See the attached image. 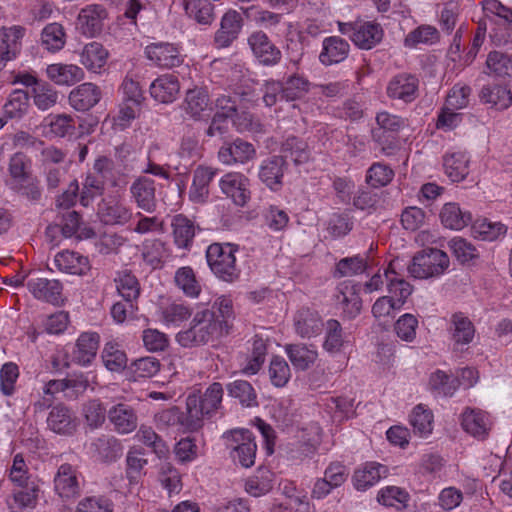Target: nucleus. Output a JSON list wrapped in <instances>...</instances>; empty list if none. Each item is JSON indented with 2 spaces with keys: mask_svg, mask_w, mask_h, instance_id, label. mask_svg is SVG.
Returning <instances> with one entry per match:
<instances>
[{
  "mask_svg": "<svg viewBox=\"0 0 512 512\" xmlns=\"http://www.w3.org/2000/svg\"><path fill=\"white\" fill-rule=\"evenodd\" d=\"M230 328V324L226 320H220L212 307L198 311L194 315L190 327L180 331L176 335V340L185 348L199 347L215 338L227 335Z\"/></svg>",
  "mask_w": 512,
  "mask_h": 512,
  "instance_id": "f257e3e1",
  "label": "nucleus"
},
{
  "mask_svg": "<svg viewBox=\"0 0 512 512\" xmlns=\"http://www.w3.org/2000/svg\"><path fill=\"white\" fill-rule=\"evenodd\" d=\"M224 390L222 384L213 382L203 395L192 394L187 397L188 427L200 429L204 416H209L221 407Z\"/></svg>",
  "mask_w": 512,
  "mask_h": 512,
  "instance_id": "f03ea898",
  "label": "nucleus"
},
{
  "mask_svg": "<svg viewBox=\"0 0 512 512\" xmlns=\"http://www.w3.org/2000/svg\"><path fill=\"white\" fill-rule=\"evenodd\" d=\"M237 246L230 243H212L206 251L207 263L216 277L232 283L240 276L236 265Z\"/></svg>",
  "mask_w": 512,
  "mask_h": 512,
  "instance_id": "7ed1b4c3",
  "label": "nucleus"
},
{
  "mask_svg": "<svg viewBox=\"0 0 512 512\" xmlns=\"http://www.w3.org/2000/svg\"><path fill=\"white\" fill-rule=\"evenodd\" d=\"M448 255L436 248H427L417 252L408 266L409 274L417 279L438 277L449 267Z\"/></svg>",
  "mask_w": 512,
  "mask_h": 512,
  "instance_id": "20e7f679",
  "label": "nucleus"
},
{
  "mask_svg": "<svg viewBox=\"0 0 512 512\" xmlns=\"http://www.w3.org/2000/svg\"><path fill=\"white\" fill-rule=\"evenodd\" d=\"M341 34L348 35L359 48L369 50L379 44L383 38V29L374 22H338Z\"/></svg>",
  "mask_w": 512,
  "mask_h": 512,
  "instance_id": "39448f33",
  "label": "nucleus"
},
{
  "mask_svg": "<svg viewBox=\"0 0 512 512\" xmlns=\"http://www.w3.org/2000/svg\"><path fill=\"white\" fill-rule=\"evenodd\" d=\"M248 45L258 62L263 66H275L281 58V50L269 39L263 31L253 32L248 37Z\"/></svg>",
  "mask_w": 512,
  "mask_h": 512,
  "instance_id": "423d86ee",
  "label": "nucleus"
},
{
  "mask_svg": "<svg viewBox=\"0 0 512 512\" xmlns=\"http://www.w3.org/2000/svg\"><path fill=\"white\" fill-rule=\"evenodd\" d=\"M108 18L107 9L100 4H90L82 8L77 16L76 26L81 34L87 37L99 35Z\"/></svg>",
  "mask_w": 512,
  "mask_h": 512,
  "instance_id": "0eeeda50",
  "label": "nucleus"
},
{
  "mask_svg": "<svg viewBox=\"0 0 512 512\" xmlns=\"http://www.w3.org/2000/svg\"><path fill=\"white\" fill-rule=\"evenodd\" d=\"M386 93L391 99L411 103L418 97L419 79L414 74L399 73L389 81Z\"/></svg>",
  "mask_w": 512,
  "mask_h": 512,
  "instance_id": "6e6552de",
  "label": "nucleus"
},
{
  "mask_svg": "<svg viewBox=\"0 0 512 512\" xmlns=\"http://www.w3.org/2000/svg\"><path fill=\"white\" fill-rule=\"evenodd\" d=\"M182 108L187 115L197 121L209 118L213 112L208 91L201 87H195L186 92Z\"/></svg>",
  "mask_w": 512,
  "mask_h": 512,
  "instance_id": "1a4fd4ad",
  "label": "nucleus"
},
{
  "mask_svg": "<svg viewBox=\"0 0 512 512\" xmlns=\"http://www.w3.org/2000/svg\"><path fill=\"white\" fill-rule=\"evenodd\" d=\"M78 475L77 467L69 463L60 465L54 477V490L62 499H74L80 495Z\"/></svg>",
  "mask_w": 512,
  "mask_h": 512,
  "instance_id": "9d476101",
  "label": "nucleus"
},
{
  "mask_svg": "<svg viewBox=\"0 0 512 512\" xmlns=\"http://www.w3.org/2000/svg\"><path fill=\"white\" fill-rule=\"evenodd\" d=\"M249 179L241 173L230 172L220 180L222 192L238 206H244L250 199Z\"/></svg>",
  "mask_w": 512,
  "mask_h": 512,
  "instance_id": "9b49d317",
  "label": "nucleus"
},
{
  "mask_svg": "<svg viewBox=\"0 0 512 512\" xmlns=\"http://www.w3.org/2000/svg\"><path fill=\"white\" fill-rule=\"evenodd\" d=\"M47 426L54 433L72 435L77 429L78 419L68 406L58 403L51 408L48 414Z\"/></svg>",
  "mask_w": 512,
  "mask_h": 512,
  "instance_id": "f8f14e48",
  "label": "nucleus"
},
{
  "mask_svg": "<svg viewBox=\"0 0 512 512\" xmlns=\"http://www.w3.org/2000/svg\"><path fill=\"white\" fill-rule=\"evenodd\" d=\"M89 450L98 461L112 463L122 456L124 448L119 439L103 434L90 443Z\"/></svg>",
  "mask_w": 512,
  "mask_h": 512,
  "instance_id": "ddd939ff",
  "label": "nucleus"
},
{
  "mask_svg": "<svg viewBox=\"0 0 512 512\" xmlns=\"http://www.w3.org/2000/svg\"><path fill=\"white\" fill-rule=\"evenodd\" d=\"M107 417L119 434L133 432L138 426V415L134 407L127 403H118L107 411Z\"/></svg>",
  "mask_w": 512,
  "mask_h": 512,
  "instance_id": "4468645a",
  "label": "nucleus"
},
{
  "mask_svg": "<svg viewBox=\"0 0 512 512\" xmlns=\"http://www.w3.org/2000/svg\"><path fill=\"white\" fill-rule=\"evenodd\" d=\"M287 166L281 155L272 156L262 162L259 168V179L271 190L278 191L282 187V179Z\"/></svg>",
  "mask_w": 512,
  "mask_h": 512,
  "instance_id": "2eb2a0df",
  "label": "nucleus"
},
{
  "mask_svg": "<svg viewBox=\"0 0 512 512\" xmlns=\"http://www.w3.org/2000/svg\"><path fill=\"white\" fill-rule=\"evenodd\" d=\"M359 292L360 285L352 281L343 282L338 286L337 301L341 305L343 313L350 319L355 318L361 312L362 299Z\"/></svg>",
  "mask_w": 512,
  "mask_h": 512,
  "instance_id": "dca6fc26",
  "label": "nucleus"
},
{
  "mask_svg": "<svg viewBox=\"0 0 512 512\" xmlns=\"http://www.w3.org/2000/svg\"><path fill=\"white\" fill-rule=\"evenodd\" d=\"M242 28V18L239 12L235 10L227 11L220 23V28L215 33L214 41L219 48H225L237 39Z\"/></svg>",
  "mask_w": 512,
  "mask_h": 512,
  "instance_id": "f3484780",
  "label": "nucleus"
},
{
  "mask_svg": "<svg viewBox=\"0 0 512 512\" xmlns=\"http://www.w3.org/2000/svg\"><path fill=\"white\" fill-rule=\"evenodd\" d=\"M26 29L23 26L15 25L2 27L0 29L1 47L0 56L5 61L17 57L22 48L21 40L25 36Z\"/></svg>",
  "mask_w": 512,
  "mask_h": 512,
  "instance_id": "a211bd4d",
  "label": "nucleus"
},
{
  "mask_svg": "<svg viewBox=\"0 0 512 512\" xmlns=\"http://www.w3.org/2000/svg\"><path fill=\"white\" fill-rule=\"evenodd\" d=\"M171 228L175 245L180 249L190 250L197 229L194 221L183 214H177L172 218Z\"/></svg>",
  "mask_w": 512,
  "mask_h": 512,
  "instance_id": "6ab92c4d",
  "label": "nucleus"
},
{
  "mask_svg": "<svg viewBox=\"0 0 512 512\" xmlns=\"http://www.w3.org/2000/svg\"><path fill=\"white\" fill-rule=\"evenodd\" d=\"M349 51L350 45L346 40L330 36L323 40L319 61L325 66L338 64L347 58Z\"/></svg>",
  "mask_w": 512,
  "mask_h": 512,
  "instance_id": "aec40b11",
  "label": "nucleus"
},
{
  "mask_svg": "<svg viewBox=\"0 0 512 512\" xmlns=\"http://www.w3.org/2000/svg\"><path fill=\"white\" fill-rule=\"evenodd\" d=\"M256 151L253 145L241 139L222 146L218 152L219 160L224 164L245 163L254 158Z\"/></svg>",
  "mask_w": 512,
  "mask_h": 512,
  "instance_id": "412c9836",
  "label": "nucleus"
},
{
  "mask_svg": "<svg viewBox=\"0 0 512 512\" xmlns=\"http://www.w3.org/2000/svg\"><path fill=\"white\" fill-rule=\"evenodd\" d=\"M101 99L98 86L87 82L74 88L69 94L70 105L78 111H87L94 107Z\"/></svg>",
  "mask_w": 512,
  "mask_h": 512,
  "instance_id": "4be33fe9",
  "label": "nucleus"
},
{
  "mask_svg": "<svg viewBox=\"0 0 512 512\" xmlns=\"http://www.w3.org/2000/svg\"><path fill=\"white\" fill-rule=\"evenodd\" d=\"M29 291L38 300L58 304L61 300L63 286L58 280L46 278H32L28 281Z\"/></svg>",
  "mask_w": 512,
  "mask_h": 512,
  "instance_id": "5701e85b",
  "label": "nucleus"
},
{
  "mask_svg": "<svg viewBox=\"0 0 512 512\" xmlns=\"http://www.w3.org/2000/svg\"><path fill=\"white\" fill-rule=\"evenodd\" d=\"M217 174V169L198 166L193 172L192 186L189 191L190 199L195 203H203L209 196V184Z\"/></svg>",
  "mask_w": 512,
  "mask_h": 512,
  "instance_id": "b1692460",
  "label": "nucleus"
},
{
  "mask_svg": "<svg viewBox=\"0 0 512 512\" xmlns=\"http://www.w3.org/2000/svg\"><path fill=\"white\" fill-rule=\"evenodd\" d=\"M147 57L162 68H173L182 62L177 48L168 43L152 44L146 48Z\"/></svg>",
  "mask_w": 512,
  "mask_h": 512,
  "instance_id": "393cba45",
  "label": "nucleus"
},
{
  "mask_svg": "<svg viewBox=\"0 0 512 512\" xmlns=\"http://www.w3.org/2000/svg\"><path fill=\"white\" fill-rule=\"evenodd\" d=\"M54 263L60 271L74 275H85L91 268L87 257L69 250L59 252Z\"/></svg>",
  "mask_w": 512,
  "mask_h": 512,
  "instance_id": "a878e982",
  "label": "nucleus"
},
{
  "mask_svg": "<svg viewBox=\"0 0 512 512\" xmlns=\"http://www.w3.org/2000/svg\"><path fill=\"white\" fill-rule=\"evenodd\" d=\"M180 90L176 76L166 74L155 79L150 85L151 96L161 103L173 102Z\"/></svg>",
  "mask_w": 512,
  "mask_h": 512,
  "instance_id": "bb28decb",
  "label": "nucleus"
},
{
  "mask_svg": "<svg viewBox=\"0 0 512 512\" xmlns=\"http://www.w3.org/2000/svg\"><path fill=\"white\" fill-rule=\"evenodd\" d=\"M463 429L478 439H485L490 430L488 414L481 410L467 409L462 414Z\"/></svg>",
  "mask_w": 512,
  "mask_h": 512,
  "instance_id": "cd10ccee",
  "label": "nucleus"
},
{
  "mask_svg": "<svg viewBox=\"0 0 512 512\" xmlns=\"http://www.w3.org/2000/svg\"><path fill=\"white\" fill-rule=\"evenodd\" d=\"M130 190L139 208L149 213L155 211V184L152 179L139 178L132 184Z\"/></svg>",
  "mask_w": 512,
  "mask_h": 512,
  "instance_id": "c85d7f7f",
  "label": "nucleus"
},
{
  "mask_svg": "<svg viewBox=\"0 0 512 512\" xmlns=\"http://www.w3.org/2000/svg\"><path fill=\"white\" fill-rule=\"evenodd\" d=\"M48 78L58 85H73L84 79V71L73 64H50L47 69Z\"/></svg>",
  "mask_w": 512,
  "mask_h": 512,
  "instance_id": "c756f323",
  "label": "nucleus"
},
{
  "mask_svg": "<svg viewBox=\"0 0 512 512\" xmlns=\"http://www.w3.org/2000/svg\"><path fill=\"white\" fill-rule=\"evenodd\" d=\"M449 332L454 345H466L472 342L475 327L467 316L457 312L451 316Z\"/></svg>",
  "mask_w": 512,
  "mask_h": 512,
  "instance_id": "7c9ffc66",
  "label": "nucleus"
},
{
  "mask_svg": "<svg viewBox=\"0 0 512 512\" xmlns=\"http://www.w3.org/2000/svg\"><path fill=\"white\" fill-rule=\"evenodd\" d=\"M99 345L97 333H82L73 351L74 360L81 365H88L95 358Z\"/></svg>",
  "mask_w": 512,
  "mask_h": 512,
  "instance_id": "2f4dec72",
  "label": "nucleus"
},
{
  "mask_svg": "<svg viewBox=\"0 0 512 512\" xmlns=\"http://www.w3.org/2000/svg\"><path fill=\"white\" fill-rule=\"evenodd\" d=\"M285 351L292 365L298 370H307L310 368L318 357L316 349L311 345L305 344H287Z\"/></svg>",
  "mask_w": 512,
  "mask_h": 512,
  "instance_id": "473e14b6",
  "label": "nucleus"
},
{
  "mask_svg": "<svg viewBox=\"0 0 512 512\" xmlns=\"http://www.w3.org/2000/svg\"><path fill=\"white\" fill-rule=\"evenodd\" d=\"M387 471V468L379 463H366L354 472V486L357 490H366L377 483L382 476H385Z\"/></svg>",
  "mask_w": 512,
  "mask_h": 512,
  "instance_id": "72a5a7b5",
  "label": "nucleus"
},
{
  "mask_svg": "<svg viewBox=\"0 0 512 512\" xmlns=\"http://www.w3.org/2000/svg\"><path fill=\"white\" fill-rule=\"evenodd\" d=\"M109 53L99 42L93 41L84 46L81 53V63L92 72H99L107 63Z\"/></svg>",
  "mask_w": 512,
  "mask_h": 512,
  "instance_id": "f704fd0d",
  "label": "nucleus"
},
{
  "mask_svg": "<svg viewBox=\"0 0 512 512\" xmlns=\"http://www.w3.org/2000/svg\"><path fill=\"white\" fill-rule=\"evenodd\" d=\"M294 326L298 335L310 338L319 334L323 325L317 312L305 308L297 312Z\"/></svg>",
  "mask_w": 512,
  "mask_h": 512,
  "instance_id": "c9c22d12",
  "label": "nucleus"
},
{
  "mask_svg": "<svg viewBox=\"0 0 512 512\" xmlns=\"http://www.w3.org/2000/svg\"><path fill=\"white\" fill-rule=\"evenodd\" d=\"M97 215L100 221L106 225H122L130 220L132 213L120 203L102 201L98 206Z\"/></svg>",
  "mask_w": 512,
  "mask_h": 512,
  "instance_id": "e433bc0d",
  "label": "nucleus"
},
{
  "mask_svg": "<svg viewBox=\"0 0 512 512\" xmlns=\"http://www.w3.org/2000/svg\"><path fill=\"white\" fill-rule=\"evenodd\" d=\"M81 217L75 210H63L58 212L53 224H50L46 229L48 236L52 235L58 229L65 237H72L79 229Z\"/></svg>",
  "mask_w": 512,
  "mask_h": 512,
  "instance_id": "4c0bfd02",
  "label": "nucleus"
},
{
  "mask_svg": "<svg viewBox=\"0 0 512 512\" xmlns=\"http://www.w3.org/2000/svg\"><path fill=\"white\" fill-rule=\"evenodd\" d=\"M443 167L446 175L453 182H460L469 173V159L464 153H451L443 158Z\"/></svg>",
  "mask_w": 512,
  "mask_h": 512,
  "instance_id": "58836bf2",
  "label": "nucleus"
},
{
  "mask_svg": "<svg viewBox=\"0 0 512 512\" xmlns=\"http://www.w3.org/2000/svg\"><path fill=\"white\" fill-rule=\"evenodd\" d=\"M18 490H14L8 505L11 510L14 507L19 509L34 508L38 502L39 486L34 482L22 486H18Z\"/></svg>",
  "mask_w": 512,
  "mask_h": 512,
  "instance_id": "ea45409f",
  "label": "nucleus"
},
{
  "mask_svg": "<svg viewBox=\"0 0 512 512\" xmlns=\"http://www.w3.org/2000/svg\"><path fill=\"white\" fill-rule=\"evenodd\" d=\"M228 395L235 398L243 407L251 408L258 406L257 393L250 382L246 380H235L226 386Z\"/></svg>",
  "mask_w": 512,
  "mask_h": 512,
  "instance_id": "a19ab883",
  "label": "nucleus"
},
{
  "mask_svg": "<svg viewBox=\"0 0 512 512\" xmlns=\"http://www.w3.org/2000/svg\"><path fill=\"white\" fill-rule=\"evenodd\" d=\"M66 43L64 27L57 22L47 24L41 33V45L50 52L60 51Z\"/></svg>",
  "mask_w": 512,
  "mask_h": 512,
  "instance_id": "79ce46f5",
  "label": "nucleus"
},
{
  "mask_svg": "<svg viewBox=\"0 0 512 512\" xmlns=\"http://www.w3.org/2000/svg\"><path fill=\"white\" fill-rule=\"evenodd\" d=\"M480 98L483 102L492 104L497 109H506L512 104L511 91L501 85L484 86L480 92Z\"/></svg>",
  "mask_w": 512,
  "mask_h": 512,
  "instance_id": "37998d69",
  "label": "nucleus"
},
{
  "mask_svg": "<svg viewBox=\"0 0 512 512\" xmlns=\"http://www.w3.org/2000/svg\"><path fill=\"white\" fill-rule=\"evenodd\" d=\"M7 186L13 192L32 203H38L42 198L40 182L35 176H30L17 182H7Z\"/></svg>",
  "mask_w": 512,
  "mask_h": 512,
  "instance_id": "c03bdc74",
  "label": "nucleus"
},
{
  "mask_svg": "<svg viewBox=\"0 0 512 512\" xmlns=\"http://www.w3.org/2000/svg\"><path fill=\"white\" fill-rule=\"evenodd\" d=\"M240 9L247 19L256 22L258 25L266 29L277 27L283 18L280 13H275L254 5L249 7H240Z\"/></svg>",
  "mask_w": 512,
  "mask_h": 512,
  "instance_id": "a18cd8bd",
  "label": "nucleus"
},
{
  "mask_svg": "<svg viewBox=\"0 0 512 512\" xmlns=\"http://www.w3.org/2000/svg\"><path fill=\"white\" fill-rule=\"evenodd\" d=\"M440 218L445 227L454 230L464 228L471 221V215L462 212L456 203L445 204L441 210Z\"/></svg>",
  "mask_w": 512,
  "mask_h": 512,
  "instance_id": "49530a36",
  "label": "nucleus"
},
{
  "mask_svg": "<svg viewBox=\"0 0 512 512\" xmlns=\"http://www.w3.org/2000/svg\"><path fill=\"white\" fill-rule=\"evenodd\" d=\"M105 367L112 372H120L127 366V356L118 343L108 342L102 351Z\"/></svg>",
  "mask_w": 512,
  "mask_h": 512,
  "instance_id": "de8ad7c7",
  "label": "nucleus"
},
{
  "mask_svg": "<svg viewBox=\"0 0 512 512\" xmlns=\"http://www.w3.org/2000/svg\"><path fill=\"white\" fill-rule=\"evenodd\" d=\"M410 424L415 434L421 437L429 435L433 429L432 411L423 404L417 405L410 415Z\"/></svg>",
  "mask_w": 512,
  "mask_h": 512,
  "instance_id": "09e8293b",
  "label": "nucleus"
},
{
  "mask_svg": "<svg viewBox=\"0 0 512 512\" xmlns=\"http://www.w3.org/2000/svg\"><path fill=\"white\" fill-rule=\"evenodd\" d=\"M390 273H395L391 265H389L384 272L385 277L388 279L387 288L388 292L391 294L390 297H393V301L396 303V307L401 308L411 295L413 288L403 278H390Z\"/></svg>",
  "mask_w": 512,
  "mask_h": 512,
  "instance_id": "8fccbe9b",
  "label": "nucleus"
},
{
  "mask_svg": "<svg viewBox=\"0 0 512 512\" xmlns=\"http://www.w3.org/2000/svg\"><path fill=\"white\" fill-rule=\"evenodd\" d=\"M321 33L320 26L314 21H307L304 29L298 33V42L290 40L287 44V50L291 54V61L298 64L304 54L303 43L306 40L305 35L317 37Z\"/></svg>",
  "mask_w": 512,
  "mask_h": 512,
  "instance_id": "3c124183",
  "label": "nucleus"
},
{
  "mask_svg": "<svg viewBox=\"0 0 512 512\" xmlns=\"http://www.w3.org/2000/svg\"><path fill=\"white\" fill-rule=\"evenodd\" d=\"M282 83V98L287 102L298 100L309 91L310 83L308 79L299 74L289 76L286 81Z\"/></svg>",
  "mask_w": 512,
  "mask_h": 512,
  "instance_id": "603ef678",
  "label": "nucleus"
},
{
  "mask_svg": "<svg viewBox=\"0 0 512 512\" xmlns=\"http://www.w3.org/2000/svg\"><path fill=\"white\" fill-rule=\"evenodd\" d=\"M9 178L7 182H17L19 180L33 176L31 172V160L21 152L13 154L8 165Z\"/></svg>",
  "mask_w": 512,
  "mask_h": 512,
  "instance_id": "864d4df0",
  "label": "nucleus"
},
{
  "mask_svg": "<svg viewBox=\"0 0 512 512\" xmlns=\"http://www.w3.org/2000/svg\"><path fill=\"white\" fill-rule=\"evenodd\" d=\"M282 157L291 159L295 164L305 163L309 159V152L307 150V144L301 139L296 137L288 138L282 145L281 148Z\"/></svg>",
  "mask_w": 512,
  "mask_h": 512,
  "instance_id": "5fc2aeb1",
  "label": "nucleus"
},
{
  "mask_svg": "<svg viewBox=\"0 0 512 512\" xmlns=\"http://www.w3.org/2000/svg\"><path fill=\"white\" fill-rule=\"evenodd\" d=\"M117 282V290L124 300L129 303V308H134L132 301L136 300L140 294L138 280L130 272L124 271L119 274Z\"/></svg>",
  "mask_w": 512,
  "mask_h": 512,
  "instance_id": "6e6d98bb",
  "label": "nucleus"
},
{
  "mask_svg": "<svg viewBox=\"0 0 512 512\" xmlns=\"http://www.w3.org/2000/svg\"><path fill=\"white\" fill-rule=\"evenodd\" d=\"M186 12L200 24H210L214 20V5L209 0H189Z\"/></svg>",
  "mask_w": 512,
  "mask_h": 512,
  "instance_id": "4d7b16f0",
  "label": "nucleus"
},
{
  "mask_svg": "<svg viewBox=\"0 0 512 512\" xmlns=\"http://www.w3.org/2000/svg\"><path fill=\"white\" fill-rule=\"evenodd\" d=\"M266 353V341L262 337L256 335L253 338L251 355L248 358L247 365L243 368V372L250 375L256 374L265 361Z\"/></svg>",
  "mask_w": 512,
  "mask_h": 512,
  "instance_id": "13d9d810",
  "label": "nucleus"
},
{
  "mask_svg": "<svg viewBox=\"0 0 512 512\" xmlns=\"http://www.w3.org/2000/svg\"><path fill=\"white\" fill-rule=\"evenodd\" d=\"M429 386L439 395L452 396L459 386V381L452 375L438 370L431 375Z\"/></svg>",
  "mask_w": 512,
  "mask_h": 512,
  "instance_id": "bf43d9fd",
  "label": "nucleus"
},
{
  "mask_svg": "<svg viewBox=\"0 0 512 512\" xmlns=\"http://www.w3.org/2000/svg\"><path fill=\"white\" fill-rule=\"evenodd\" d=\"M29 107V95L24 90H14L4 105V112L10 118L22 117Z\"/></svg>",
  "mask_w": 512,
  "mask_h": 512,
  "instance_id": "052dcab7",
  "label": "nucleus"
},
{
  "mask_svg": "<svg viewBox=\"0 0 512 512\" xmlns=\"http://www.w3.org/2000/svg\"><path fill=\"white\" fill-rule=\"evenodd\" d=\"M486 66L491 73L500 77H512V56L492 51L488 54Z\"/></svg>",
  "mask_w": 512,
  "mask_h": 512,
  "instance_id": "680f3d73",
  "label": "nucleus"
},
{
  "mask_svg": "<svg viewBox=\"0 0 512 512\" xmlns=\"http://www.w3.org/2000/svg\"><path fill=\"white\" fill-rule=\"evenodd\" d=\"M142 257L152 266H157L167 257L166 243L160 239L146 240L143 243Z\"/></svg>",
  "mask_w": 512,
  "mask_h": 512,
  "instance_id": "e2e57ef3",
  "label": "nucleus"
},
{
  "mask_svg": "<svg viewBox=\"0 0 512 512\" xmlns=\"http://www.w3.org/2000/svg\"><path fill=\"white\" fill-rule=\"evenodd\" d=\"M269 376L275 387H284L291 377V369L286 360L274 356L269 365Z\"/></svg>",
  "mask_w": 512,
  "mask_h": 512,
  "instance_id": "0e129e2a",
  "label": "nucleus"
},
{
  "mask_svg": "<svg viewBox=\"0 0 512 512\" xmlns=\"http://www.w3.org/2000/svg\"><path fill=\"white\" fill-rule=\"evenodd\" d=\"M136 437L144 445L150 447L159 457L164 456L168 452L166 443L151 427L142 425Z\"/></svg>",
  "mask_w": 512,
  "mask_h": 512,
  "instance_id": "69168bd1",
  "label": "nucleus"
},
{
  "mask_svg": "<svg viewBox=\"0 0 512 512\" xmlns=\"http://www.w3.org/2000/svg\"><path fill=\"white\" fill-rule=\"evenodd\" d=\"M367 267V257L361 255L346 257L337 263L336 274L339 277L352 276L363 273Z\"/></svg>",
  "mask_w": 512,
  "mask_h": 512,
  "instance_id": "338daca9",
  "label": "nucleus"
},
{
  "mask_svg": "<svg viewBox=\"0 0 512 512\" xmlns=\"http://www.w3.org/2000/svg\"><path fill=\"white\" fill-rule=\"evenodd\" d=\"M113 502L105 496H90L82 499L76 512H113Z\"/></svg>",
  "mask_w": 512,
  "mask_h": 512,
  "instance_id": "774afa93",
  "label": "nucleus"
}]
</instances>
